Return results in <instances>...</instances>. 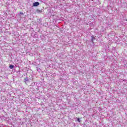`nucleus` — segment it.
<instances>
[{"instance_id": "5", "label": "nucleus", "mask_w": 127, "mask_h": 127, "mask_svg": "<svg viewBox=\"0 0 127 127\" xmlns=\"http://www.w3.org/2000/svg\"><path fill=\"white\" fill-rule=\"evenodd\" d=\"M95 37L92 36V39H91L92 41H93V40H95Z\"/></svg>"}, {"instance_id": "7", "label": "nucleus", "mask_w": 127, "mask_h": 127, "mask_svg": "<svg viewBox=\"0 0 127 127\" xmlns=\"http://www.w3.org/2000/svg\"><path fill=\"white\" fill-rule=\"evenodd\" d=\"M20 14H23V12H20Z\"/></svg>"}, {"instance_id": "4", "label": "nucleus", "mask_w": 127, "mask_h": 127, "mask_svg": "<svg viewBox=\"0 0 127 127\" xmlns=\"http://www.w3.org/2000/svg\"><path fill=\"white\" fill-rule=\"evenodd\" d=\"M25 82H28L29 80L28 79V78L26 77L24 78Z\"/></svg>"}, {"instance_id": "3", "label": "nucleus", "mask_w": 127, "mask_h": 127, "mask_svg": "<svg viewBox=\"0 0 127 127\" xmlns=\"http://www.w3.org/2000/svg\"><path fill=\"white\" fill-rule=\"evenodd\" d=\"M14 67V65H12V64H10L9 67L10 69H13Z\"/></svg>"}, {"instance_id": "2", "label": "nucleus", "mask_w": 127, "mask_h": 127, "mask_svg": "<svg viewBox=\"0 0 127 127\" xmlns=\"http://www.w3.org/2000/svg\"><path fill=\"white\" fill-rule=\"evenodd\" d=\"M36 12H37L38 13H40L42 12V11H41V10H40V9H37L36 10Z\"/></svg>"}, {"instance_id": "6", "label": "nucleus", "mask_w": 127, "mask_h": 127, "mask_svg": "<svg viewBox=\"0 0 127 127\" xmlns=\"http://www.w3.org/2000/svg\"><path fill=\"white\" fill-rule=\"evenodd\" d=\"M77 121L78 123H81V120H80V118H77Z\"/></svg>"}, {"instance_id": "1", "label": "nucleus", "mask_w": 127, "mask_h": 127, "mask_svg": "<svg viewBox=\"0 0 127 127\" xmlns=\"http://www.w3.org/2000/svg\"><path fill=\"white\" fill-rule=\"evenodd\" d=\"M33 6H37L38 5H39V2H35L33 3Z\"/></svg>"}]
</instances>
